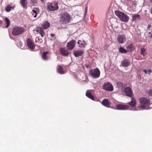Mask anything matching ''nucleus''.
I'll use <instances>...</instances> for the list:
<instances>
[{
  "label": "nucleus",
  "mask_w": 152,
  "mask_h": 152,
  "mask_svg": "<svg viewBox=\"0 0 152 152\" xmlns=\"http://www.w3.org/2000/svg\"><path fill=\"white\" fill-rule=\"evenodd\" d=\"M59 22L61 24H65L69 23L71 20L70 15L67 12H64L60 15Z\"/></svg>",
  "instance_id": "nucleus-1"
},
{
  "label": "nucleus",
  "mask_w": 152,
  "mask_h": 152,
  "mask_svg": "<svg viewBox=\"0 0 152 152\" xmlns=\"http://www.w3.org/2000/svg\"><path fill=\"white\" fill-rule=\"evenodd\" d=\"M115 14L121 20L123 21L127 22L129 20V17L128 16L118 10L115 11Z\"/></svg>",
  "instance_id": "nucleus-2"
},
{
  "label": "nucleus",
  "mask_w": 152,
  "mask_h": 152,
  "mask_svg": "<svg viewBox=\"0 0 152 152\" xmlns=\"http://www.w3.org/2000/svg\"><path fill=\"white\" fill-rule=\"evenodd\" d=\"M58 3L55 2L53 3H48L47 5V10L50 11H53L58 9Z\"/></svg>",
  "instance_id": "nucleus-3"
},
{
  "label": "nucleus",
  "mask_w": 152,
  "mask_h": 152,
  "mask_svg": "<svg viewBox=\"0 0 152 152\" xmlns=\"http://www.w3.org/2000/svg\"><path fill=\"white\" fill-rule=\"evenodd\" d=\"M89 74L90 76L94 78L99 77L100 75V72L99 69L97 67L94 69H91L89 71Z\"/></svg>",
  "instance_id": "nucleus-4"
},
{
  "label": "nucleus",
  "mask_w": 152,
  "mask_h": 152,
  "mask_svg": "<svg viewBox=\"0 0 152 152\" xmlns=\"http://www.w3.org/2000/svg\"><path fill=\"white\" fill-rule=\"evenodd\" d=\"M25 31L24 28L19 26L14 27L12 30V34L14 36H17L22 34Z\"/></svg>",
  "instance_id": "nucleus-5"
},
{
  "label": "nucleus",
  "mask_w": 152,
  "mask_h": 152,
  "mask_svg": "<svg viewBox=\"0 0 152 152\" xmlns=\"http://www.w3.org/2000/svg\"><path fill=\"white\" fill-rule=\"evenodd\" d=\"M139 101L140 103L142 105L141 107L143 108H145L146 105H149L150 103V100L145 97L140 98Z\"/></svg>",
  "instance_id": "nucleus-6"
},
{
  "label": "nucleus",
  "mask_w": 152,
  "mask_h": 152,
  "mask_svg": "<svg viewBox=\"0 0 152 152\" xmlns=\"http://www.w3.org/2000/svg\"><path fill=\"white\" fill-rule=\"evenodd\" d=\"M103 88L107 91H112L113 90V87L112 84L110 82L105 83L103 86Z\"/></svg>",
  "instance_id": "nucleus-7"
},
{
  "label": "nucleus",
  "mask_w": 152,
  "mask_h": 152,
  "mask_svg": "<svg viewBox=\"0 0 152 152\" xmlns=\"http://www.w3.org/2000/svg\"><path fill=\"white\" fill-rule=\"evenodd\" d=\"M27 44L29 48L31 49H34L35 47L34 43L33 41L30 38H28L26 40Z\"/></svg>",
  "instance_id": "nucleus-8"
},
{
  "label": "nucleus",
  "mask_w": 152,
  "mask_h": 152,
  "mask_svg": "<svg viewBox=\"0 0 152 152\" xmlns=\"http://www.w3.org/2000/svg\"><path fill=\"white\" fill-rule=\"evenodd\" d=\"M124 91L126 95L129 97H132L133 96L132 90L130 87H126Z\"/></svg>",
  "instance_id": "nucleus-9"
},
{
  "label": "nucleus",
  "mask_w": 152,
  "mask_h": 152,
  "mask_svg": "<svg viewBox=\"0 0 152 152\" xmlns=\"http://www.w3.org/2000/svg\"><path fill=\"white\" fill-rule=\"evenodd\" d=\"M76 42L74 40H72L69 42L67 44V47L68 50H71L75 47V45Z\"/></svg>",
  "instance_id": "nucleus-10"
},
{
  "label": "nucleus",
  "mask_w": 152,
  "mask_h": 152,
  "mask_svg": "<svg viewBox=\"0 0 152 152\" xmlns=\"http://www.w3.org/2000/svg\"><path fill=\"white\" fill-rule=\"evenodd\" d=\"M44 29L43 27L38 26L37 27L36 30V31L37 32V33L39 34L42 37H43L45 34Z\"/></svg>",
  "instance_id": "nucleus-11"
},
{
  "label": "nucleus",
  "mask_w": 152,
  "mask_h": 152,
  "mask_svg": "<svg viewBox=\"0 0 152 152\" xmlns=\"http://www.w3.org/2000/svg\"><path fill=\"white\" fill-rule=\"evenodd\" d=\"M116 108L118 110H125L128 109L129 106L126 105L118 104L116 105Z\"/></svg>",
  "instance_id": "nucleus-12"
},
{
  "label": "nucleus",
  "mask_w": 152,
  "mask_h": 152,
  "mask_svg": "<svg viewBox=\"0 0 152 152\" xmlns=\"http://www.w3.org/2000/svg\"><path fill=\"white\" fill-rule=\"evenodd\" d=\"M118 42L121 44L124 43L126 41V37L123 35H119L118 37Z\"/></svg>",
  "instance_id": "nucleus-13"
},
{
  "label": "nucleus",
  "mask_w": 152,
  "mask_h": 152,
  "mask_svg": "<svg viewBox=\"0 0 152 152\" xmlns=\"http://www.w3.org/2000/svg\"><path fill=\"white\" fill-rule=\"evenodd\" d=\"M49 52L48 51L44 52L42 55H41V57L42 59L45 61L48 60L50 57L48 55Z\"/></svg>",
  "instance_id": "nucleus-14"
},
{
  "label": "nucleus",
  "mask_w": 152,
  "mask_h": 152,
  "mask_svg": "<svg viewBox=\"0 0 152 152\" xmlns=\"http://www.w3.org/2000/svg\"><path fill=\"white\" fill-rule=\"evenodd\" d=\"M60 52L61 54L63 56H67L69 54L68 50L65 48H61L60 49Z\"/></svg>",
  "instance_id": "nucleus-15"
},
{
  "label": "nucleus",
  "mask_w": 152,
  "mask_h": 152,
  "mask_svg": "<svg viewBox=\"0 0 152 152\" xmlns=\"http://www.w3.org/2000/svg\"><path fill=\"white\" fill-rule=\"evenodd\" d=\"M130 63V61L128 60L125 59L123 60L121 62V65L123 67H126L129 65Z\"/></svg>",
  "instance_id": "nucleus-16"
},
{
  "label": "nucleus",
  "mask_w": 152,
  "mask_h": 152,
  "mask_svg": "<svg viewBox=\"0 0 152 152\" xmlns=\"http://www.w3.org/2000/svg\"><path fill=\"white\" fill-rule=\"evenodd\" d=\"M83 53L84 52L83 50H78L75 51L73 54L75 57H77L82 56Z\"/></svg>",
  "instance_id": "nucleus-17"
},
{
  "label": "nucleus",
  "mask_w": 152,
  "mask_h": 152,
  "mask_svg": "<svg viewBox=\"0 0 152 152\" xmlns=\"http://www.w3.org/2000/svg\"><path fill=\"white\" fill-rule=\"evenodd\" d=\"M20 3L24 8L27 9V0H20Z\"/></svg>",
  "instance_id": "nucleus-18"
},
{
  "label": "nucleus",
  "mask_w": 152,
  "mask_h": 152,
  "mask_svg": "<svg viewBox=\"0 0 152 152\" xmlns=\"http://www.w3.org/2000/svg\"><path fill=\"white\" fill-rule=\"evenodd\" d=\"M140 54L141 55H142L143 58L141 59H145L146 58V57L145 56L146 53V49L144 48H141L140 50Z\"/></svg>",
  "instance_id": "nucleus-19"
},
{
  "label": "nucleus",
  "mask_w": 152,
  "mask_h": 152,
  "mask_svg": "<svg viewBox=\"0 0 152 152\" xmlns=\"http://www.w3.org/2000/svg\"><path fill=\"white\" fill-rule=\"evenodd\" d=\"M57 71L58 72L61 74H64L66 73V72L63 70L62 66L60 65L58 66Z\"/></svg>",
  "instance_id": "nucleus-20"
},
{
  "label": "nucleus",
  "mask_w": 152,
  "mask_h": 152,
  "mask_svg": "<svg viewBox=\"0 0 152 152\" xmlns=\"http://www.w3.org/2000/svg\"><path fill=\"white\" fill-rule=\"evenodd\" d=\"M102 104L107 107H109L110 106V104L109 103V101L107 99H104L102 102Z\"/></svg>",
  "instance_id": "nucleus-21"
},
{
  "label": "nucleus",
  "mask_w": 152,
  "mask_h": 152,
  "mask_svg": "<svg viewBox=\"0 0 152 152\" xmlns=\"http://www.w3.org/2000/svg\"><path fill=\"white\" fill-rule=\"evenodd\" d=\"M127 104L132 106H135L136 105V101L135 99L134 98L132 97L131 101L128 102Z\"/></svg>",
  "instance_id": "nucleus-22"
},
{
  "label": "nucleus",
  "mask_w": 152,
  "mask_h": 152,
  "mask_svg": "<svg viewBox=\"0 0 152 152\" xmlns=\"http://www.w3.org/2000/svg\"><path fill=\"white\" fill-rule=\"evenodd\" d=\"M33 12L32 15H34V17L35 18L37 17L38 13L39 12V10L38 8H34V9L32 10Z\"/></svg>",
  "instance_id": "nucleus-23"
},
{
  "label": "nucleus",
  "mask_w": 152,
  "mask_h": 152,
  "mask_svg": "<svg viewBox=\"0 0 152 152\" xmlns=\"http://www.w3.org/2000/svg\"><path fill=\"white\" fill-rule=\"evenodd\" d=\"M77 43L79 45V46L81 48H85V42L84 41L79 40L77 42Z\"/></svg>",
  "instance_id": "nucleus-24"
},
{
  "label": "nucleus",
  "mask_w": 152,
  "mask_h": 152,
  "mask_svg": "<svg viewBox=\"0 0 152 152\" xmlns=\"http://www.w3.org/2000/svg\"><path fill=\"white\" fill-rule=\"evenodd\" d=\"M50 23L47 21H45L42 25L44 29H46L50 26Z\"/></svg>",
  "instance_id": "nucleus-25"
},
{
  "label": "nucleus",
  "mask_w": 152,
  "mask_h": 152,
  "mask_svg": "<svg viewBox=\"0 0 152 152\" xmlns=\"http://www.w3.org/2000/svg\"><path fill=\"white\" fill-rule=\"evenodd\" d=\"M86 95L87 96L93 100H94V96L91 94L89 91H87L86 93Z\"/></svg>",
  "instance_id": "nucleus-26"
},
{
  "label": "nucleus",
  "mask_w": 152,
  "mask_h": 152,
  "mask_svg": "<svg viewBox=\"0 0 152 152\" xmlns=\"http://www.w3.org/2000/svg\"><path fill=\"white\" fill-rule=\"evenodd\" d=\"M14 6L12 7L11 5L8 4L5 8V11L7 12H10L12 9H14Z\"/></svg>",
  "instance_id": "nucleus-27"
},
{
  "label": "nucleus",
  "mask_w": 152,
  "mask_h": 152,
  "mask_svg": "<svg viewBox=\"0 0 152 152\" xmlns=\"http://www.w3.org/2000/svg\"><path fill=\"white\" fill-rule=\"evenodd\" d=\"M128 50L125 49L124 48L120 47L119 49V52L120 53H127Z\"/></svg>",
  "instance_id": "nucleus-28"
},
{
  "label": "nucleus",
  "mask_w": 152,
  "mask_h": 152,
  "mask_svg": "<svg viewBox=\"0 0 152 152\" xmlns=\"http://www.w3.org/2000/svg\"><path fill=\"white\" fill-rule=\"evenodd\" d=\"M126 48L128 49V51L129 50L132 51L133 50L134 48V45L132 44H130L129 45L127 46Z\"/></svg>",
  "instance_id": "nucleus-29"
},
{
  "label": "nucleus",
  "mask_w": 152,
  "mask_h": 152,
  "mask_svg": "<svg viewBox=\"0 0 152 152\" xmlns=\"http://www.w3.org/2000/svg\"><path fill=\"white\" fill-rule=\"evenodd\" d=\"M5 20L6 22L7 25L5 27L7 28L10 26V21L9 19L7 18H6L5 19Z\"/></svg>",
  "instance_id": "nucleus-30"
},
{
  "label": "nucleus",
  "mask_w": 152,
  "mask_h": 152,
  "mask_svg": "<svg viewBox=\"0 0 152 152\" xmlns=\"http://www.w3.org/2000/svg\"><path fill=\"white\" fill-rule=\"evenodd\" d=\"M140 15H133L132 16V20H135L137 19H139L140 18Z\"/></svg>",
  "instance_id": "nucleus-31"
},
{
  "label": "nucleus",
  "mask_w": 152,
  "mask_h": 152,
  "mask_svg": "<svg viewBox=\"0 0 152 152\" xmlns=\"http://www.w3.org/2000/svg\"><path fill=\"white\" fill-rule=\"evenodd\" d=\"M117 85L118 87H121L123 86V83L120 81H118L117 83Z\"/></svg>",
  "instance_id": "nucleus-32"
},
{
  "label": "nucleus",
  "mask_w": 152,
  "mask_h": 152,
  "mask_svg": "<svg viewBox=\"0 0 152 152\" xmlns=\"http://www.w3.org/2000/svg\"><path fill=\"white\" fill-rule=\"evenodd\" d=\"M31 4L33 5H34L37 4V0H31Z\"/></svg>",
  "instance_id": "nucleus-33"
},
{
  "label": "nucleus",
  "mask_w": 152,
  "mask_h": 152,
  "mask_svg": "<svg viewBox=\"0 0 152 152\" xmlns=\"http://www.w3.org/2000/svg\"><path fill=\"white\" fill-rule=\"evenodd\" d=\"M148 37L150 38H152V30H151V32H148Z\"/></svg>",
  "instance_id": "nucleus-34"
},
{
  "label": "nucleus",
  "mask_w": 152,
  "mask_h": 152,
  "mask_svg": "<svg viewBox=\"0 0 152 152\" xmlns=\"http://www.w3.org/2000/svg\"><path fill=\"white\" fill-rule=\"evenodd\" d=\"M151 27V25H148V26L147 27V29L148 30L150 29V28Z\"/></svg>",
  "instance_id": "nucleus-35"
},
{
  "label": "nucleus",
  "mask_w": 152,
  "mask_h": 152,
  "mask_svg": "<svg viewBox=\"0 0 152 152\" xmlns=\"http://www.w3.org/2000/svg\"><path fill=\"white\" fill-rule=\"evenodd\" d=\"M50 35L51 37H55V34H50Z\"/></svg>",
  "instance_id": "nucleus-36"
},
{
  "label": "nucleus",
  "mask_w": 152,
  "mask_h": 152,
  "mask_svg": "<svg viewBox=\"0 0 152 152\" xmlns=\"http://www.w3.org/2000/svg\"><path fill=\"white\" fill-rule=\"evenodd\" d=\"M87 9H88V8H87V7L86 8V10H85V15H86V14L87 12Z\"/></svg>",
  "instance_id": "nucleus-37"
},
{
  "label": "nucleus",
  "mask_w": 152,
  "mask_h": 152,
  "mask_svg": "<svg viewBox=\"0 0 152 152\" xmlns=\"http://www.w3.org/2000/svg\"><path fill=\"white\" fill-rule=\"evenodd\" d=\"M143 71L145 72V74H147V71L146 70H143Z\"/></svg>",
  "instance_id": "nucleus-38"
},
{
  "label": "nucleus",
  "mask_w": 152,
  "mask_h": 152,
  "mask_svg": "<svg viewBox=\"0 0 152 152\" xmlns=\"http://www.w3.org/2000/svg\"><path fill=\"white\" fill-rule=\"evenodd\" d=\"M149 72V74L150 75V73H151L152 72V71L151 69H149L148 71Z\"/></svg>",
  "instance_id": "nucleus-39"
},
{
  "label": "nucleus",
  "mask_w": 152,
  "mask_h": 152,
  "mask_svg": "<svg viewBox=\"0 0 152 152\" xmlns=\"http://www.w3.org/2000/svg\"><path fill=\"white\" fill-rule=\"evenodd\" d=\"M151 13L152 14V8L151 9Z\"/></svg>",
  "instance_id": "nucleus-40"
},
{
  "label": "nucleus",
  "mask_w": 152,
  "mask_h": 152,
  "mask_svg": "<svg viewBox=\"0 0 152 152\" xmlns=\"http://www.w3.org/2000/svg\"><path fill=\"white\" fill-rule=\"evenodd\" d=\"M2 21L1 20H0V25L2 24Z\"/></svg>",
  "instance_id": "nucleus-41"
},
{
  "label": "nucleus",
  "mask_w": 152,
  "mask_h": 152,
  "mask_svg": "<svg viewBox=\"0 0 152 152\" xmlns=\"http://www.w3.org/2000/svg\"><path fill=\"white\" fill-rule=\"evenodd\" d=\"M42 2H43L44 1V0H40Z\"/></svg>",
  "instance_id": "nucleus-42"
},
{
  "label": "nucleus",
  "mask_w": 152,
  "mask_h": 152,
  "mask_svg": "<svg viewBox=\"0 0 152 152\" xmlns=\"http://www.w3.org/2000/svg\"><path fill=\"white\" fill-rule=\"evenodd\" d=\"M150 1L152 3V0H150Z\"/></svg>",
  "instance_id": "nucleus-43"
}]
</instances>
